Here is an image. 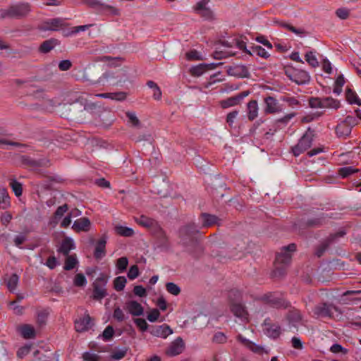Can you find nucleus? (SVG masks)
I'll list each match as a JSON object with an SVG mask.
<instances>
[{
	"mask_svg": "<svg viewBox=\"0 0 361 361\" xmlns=\"http://www.w3.org/2000/svg\"><path fill=\"white\" fill-rule=\"evenodd\" d=\"M296 250V245L291 243L283 247L276 254L274 262V274L280 276L285 274L287 267L290 265L293 253Z\"/></svg>",
	"mask_w": 361,
	"mask_h": 361,
	"instance_id": "nucleus-1",
	"label": "nucleus"
},
{
	"mask_svg": "<svg viewBox=\"0 0 361 361\" xmlns=\"http://www.w3.org/2000/svg\"><path fill=\"white\" fill-rule=\"evenodd\" d=\"M30 11L31 5L28 2L13 4L0 10V19H22L27 17Z\"/></svg>",
	"mask_w": 361,
	"mask_h": 361,
	"instance_id": "nucleus-2",
	"label": "nucleus"
},
{
	"mask_svg": "<svg viewBox=\"0 0 361 361\" xmlns=\"http://www.w3.org/2000/svg\"><path fill=\"white\" fill-rule=\"evenodd\" d=\"M228 299L231 312L243 321H247V312L240 302L242 294L238 290H231L228 293Z\"/></svg>",
	"mask_w": 361,
	"mask_h": 361,
	"instance_id": "nucleus-3",
	"label": "nucleus"
},
{
	"mask_svg": "<svg viewBox=\"0 0 361 361\" xmlns=\"http://www.w3.org/2000/svg\"><path fill=\"white\" fill-rule=\"evenodd\" d=\"M135 221L137 224L147 228H154L157 230V237L160 238L163 243L167 241V237L165 232L157 224V222L153 219L149 218L146 216H141L139 218H135Z\"/></svg>",
	"mask_w": 361,
	"mask_h": 361,
	"instance_id": "nucleus-4",
	"label": "nucleus"
},
{
	"mask_svg": "<svg viewBox=\"0 0 361 361\" xmlns=\"http://www.w3.org/2000/svg\"><path fill=\"white\" fill-rule=\"evenodd\" d=\"M284 72L290 80L298 85L305 84L310 81V75L305 71L296 69L292 66H286Z\"/></svg>",
	"mask_w": 361,
	"mask_h": 361,
	"instance_id": "nucleus-5",
	"label": "nucleus"
},
{
	"mask_svg": "<svg viewBox=\"0 0 361 361\" xmlns=\"http://www.w3.org/2000/svg\"><path fill=\"white\" fill-rule=\"evenodd\" d=\"M313 132L310 130L306 131L300 138L298 143L292 147V152L295 157H298L309 148H310L313 141Z\"/></svg>",
	"mask_w": 361,
	"mask_h": 361,
	"instance_id": "nucleus-6",
	"label": "nucleus"
},
{
	"mask_svg": "<svg viewBox=\"0 0 361 361\" xmlns=\"http://www.w3.org/2000/svg\"><path fill=\"white\" fill-rule=\"evenodd\" d=\"M337 311L338 308L335 305L327 303L317 305L313 310L317 317H332Z\"/></svg>",
	"mask_w": 361,
	"mask_h": 361,
	"instance_id": "nucleus-7",
	"label": "nucleus"
},
{
	"mask_svg": "<svg viewBox=\"0 0 361 361\" xmlns=\"http://www.w3.org/2000/svg\"><path fill=\"white\" fill-rule=\"evenodd\" d=\"M264 300L271 306L276 308H286L288 307V304L278 293H269L264 296Z\"/></svg>",
	"mask_w": 361,
	"mask_h": 361,
	"instance_id": "nucleus-8",
	"label": "nucleus"
},
{
	"mask_svg": "<svg viewBox=\"0 0 361 361\" xmlns=\"http://www.w3.org/2000/svg\"><path fill=\"white\" fill-rule=\"evenodd\" d=\"M264 112L272 114L279 113L282 111V107L277 99L273 97L269 96L264 99Z\"/></svg>",
	"mask_w": 361,
	"mask_h": 361,
	"instance_id": "nucleus-9",
	"label": "nucleus"
},
{
	"mask_svg": "<svg viewBox=\"0 0 361 361\" xmlns=\"http://www.w3.org/2000/svg\"><path fill=\"white\" fill-rule=\"evenodd\" d=\"M236 339L238 341H239L245 347H246L247 349H249L254 353H257L259 355H262L263 353H267V354L268 353V352L263 347L254 343L253 342L250 341V340L245 338L241 334H238L236 336Z\"/></svg>",
	"mask_w": 361,
	"mask_h": 361,
	"instance_id": "nucleus-10",
	"label": "nucleus"
},
{
	"mask_svg": "<svg viewBox=\"0 0 361 361\" xmlns=\"http://www.w3.org/2000/svg\"><path fill=\"white\" fill-rule=\"evenodd\" d=\"M106 280L98 278L93 283V298L95 300H101L106 295L105 288Z\"/></svg>",
	"mask_w": 361,
	"mask_h": 361,
	"instance_id": "nucleus-11",
	"label": "nucleus"
},
{
	"mask_svg": "<svg viewBox=\"0 0 361 361\" xmlns=\"http://www.w3.org/2000/svg\"><path fill=\"white\" fill-rule=\"evenodd\" d=\"M92 324L90 316L85 312L83 317L75 320V329L78 332H83L89 330Z\"/></svg>",
	"mask_w": 361,
	"mask_h": 361,
	"instance_id": "nucleus-12",
	"label": "nucleus"
},
{
	"mask_svg": "<svg viewBox=\"0 0 361 361\" xmlns=\"http://www.w3.org/2000/svg\"><path fill=\"white\" fill-rule=\"evenodd\" d=\"M264 334L273 338H278L281 334V327L275 324H271L270 319H266L264 322Z\"/></svg>",
	"mask_w": 361,
	"mask_h": 361,
	"instance_id": "nucleus-13",
	"label": "nucleus"
},
{
	"mask_svg": "<svg viewBox=\"0 0 361 361\" xmlns=\"http://www.w3.org/2000/svg\"><path fill=\"white\" fill-rule=\"evenodd\" d=\"M185 348L184 342L180 337L174 340L169 348H167L166 353L170 356H175L180 354Z\"/></svg>",
	"mask_w": 361,
	"mask_h": 361,
	"instance_id": "nucleus-14",
	"label": "nucleus"
},
{
	"mask_svg": "<svg viewBox=\"0 0 361 361\" xmlns=\"http://www.w3.org/2000/svg\"><path fill=\"white\" fill-rule=\"evenodd\" d=\"M64 25V21L61 18H53L44 22L39 29L42 30L56 31Z\"/></svg>",
	"mask_w": 361,
	"mask_h": 361,
	"instance_id": "nucleus-15",
	"label": "nucleus"
},
{
	"mask_svg": "<svg viewBox=\"0 0 361 361\" xmlns=\"http://www.w3.org/2000/svg\"><path fill=\"white\" fill-rule=\"evenodd\" d=\"M91 222L87 217H82L75 220L72 226V229L77 232H87L90 230Z\"/></svg>",
	"mask_w": 361,
	"mask_h": 361,
	"instance_id": "nucleus-16",
	"label": "nucleus"
},
{
	"mask_svg": "<svg viewBox=\"0 0 361 361\" xmlns=\"http://www.w3.org/2000/svg\"><path fill=\"white\" fill-rule=\"evenodd\" d=\"M150 333L154 336L166 338L169 335L173 334V331L169 326L162 324L152 327L150 330Z\"/></svg>",
	"mask_w": 361,
	"mask_h": 361,
	"instance_id": "nucleus-17",
	"label": "nucleus"
},
{
	"mask_svg": "<svg viewBox=\"0 0 361 361\" xmlns=\"http://www.w3.org/2000/svg\"><path fill=\"white\" fill-rule=\"evenodd\" d=\"M197 232V228L194 224H190L182 227L179 231V235L181 240L185 243V241L188 238L192 240L193 235Z\"/></svg>",
	"mask_w": 361,
	"mask_h": 361,
	"instance_id": "nucleus-18",
	"label": "nucleus"
},
{
	"mask_svg": "<svg viewBox=\"0 0 361 361\" xmlns=\"http://www.w3.org/2000/svg\"><path fill=\"white\" fill-rule=\"evenodd\" d=\"M125 308L133 316H141L144 313V308L142 305L135 300L126 302Z\"/></svg>",
	"mask_w": 361,
	"mask_h": 361,
	"instance_id": "nucleus-19",
	"label": "nucleus"
},
{
	"mask_svg": "<svg viewBox=\"0 0 361 361\" xmlns=\"http://www.w3.org/2000/svg\"><path fill=\"white\" fill-rule=\"evenodd\" d=\"M208 2L209 1H207V0H202L201 1L197 2L194 7L195 11L198 14H200L201 16L207 19H209L212 17V11L206 6Z\"/></svg>",
	"mask_w": 361,
	"mask_h": 361,
	"instance_id": "nucleus-20",
	"label": "nucleus"
},
{
	"mask_svg": "<svg viewBox=\"0 0 361 361\" xmlns=\"http://www.w3.org/2000/svg\"><path fill=\"white\" fill-rule=\"evenodd\" d=\"M302 319V317L300 312L296 309L290 310L286 315V319L289 323L290 328L291 326L296 328L297 325L301 322Z\"/></svg>",
	"mask_w": 361,
	"mask_h": 361,
	"instance_id": "nucleus-21",
	"label": "nucleus"
},
{
	"mask_svg": "<svg viewBox=\"0 0 361 361\" xmlns=\"http://www.w3.org/2000/svg\"><path fill=\"white\" fill-rule=\"evenodd\" d=\"M216 63H202L194 66L190 69V73L193 76H200L204 73L209 70H213L216 68Z\"/></svg>",
	"mask_w": 361,
	"mask_h": 361,
	"instance_id": "nucleus-22",
	"label": "nucleus"
},
{
	"mask_svg": "<svg viewBox=\"0 0 361 361\" xmlns=\"http://www.w3.org/2000/svg\"><path fill=\"white\" fill-rule=\"evenodd\" d=\"M18 331L25 339L33 338L35 336V328L30 324H22L18 327Z\"/></svg>",
	"mask_w": 361,
	"mask_h": 361,
	"instance_id": "nucleus-23",
	"label": "nucleus"
},
{
	"mask_svg": "<svg viewBox=\"0 0 361 361\" xmlns=\"http://www.w3.org/2000/svg\"><path fill=\"white\" fill-rule=\"evenodd\" d=\"M68 207L67 204H63L57 208L54 214L53 217L49 221V225L52 227H55L59 222V220L68 211Z\"/></svg>",
	"mask_w": 361,
	"mask_h": 361,
	"instance_id": "nucleus-24",
	"label": "nucleus"
},
{
	"mask_svg": "<svg viewBox=\"0 0 361 361\" xmlns=\"http://www.w3.org/2000/svg\"><path fill=\"white\" fill-rule=\"evenodd\" d=\"M106 244V240L105 238H102L99 240V241L97 242V243L96 245L95 250H94V257L96 259H101L105 255Z\"/></svg>",
	"mask_w": 361,
	"mask_h": 361,
	"instance_id": "nucleus-25",
	"label": "nucleus"
},
{
	"mask_svg": "<svg viewBox=\"0 0 361 361\" xmlns=\"http://www.w3.org/2000/svg\"><path fill=\"white\" fill-rule=\"evenodd\" d=\"M345 97L349 104L361 106V99L359 98L357 93L349 87L346 88Z\"/></svg>",
	"mask_w": 361,
	"mask_h": 361,
	"instance_id": "nucleus-26",
	"label": "nucleus"
},
{
	"mask_svg": "<svg viewBox=\"0 0 361 361\" xmlns=\"http://www.w3.org/2000/svg\"><path fill=\"white\" fill-rule=\"evenodd\" d=\"M258 116V104L256 100H251L247 104V116L249 120L253 121Z\"/></svg>",
	"mask_w": 361,
	"mask_h": 361,
	"instance_id": "nucleus-27",
	"label": "nucleus"
},
{
	"mask_svg": "<svg viewBox=\"0 0 361 361\" xmlns=\"http://www.w3.org/2000/svg\"><path fill=\"white\" fill-rule=\"evenodd\" d=\"M97 97L102 98H107L113 100L123 101L126 98V94L123 92H112V93H102L96 94Z\"/></svg>",
	"mask_w": 361,
	"mask_h": 361,
	"instance_id": "nucleus-28",
	"label": "nucleus"
},
{
	"mask_svg": "<svg viewBox=\"0 0 361 361\" xmlns=\"http://www.w3.org/2000/svg\"><path fill=\"white\" fill-rule=\"evenodd\" d=\"M202 226L209 227L218 224V218L214 215L208 214H202L200 216Z\"/></svg>",
	"mask_w": 361,
	"mask_h": 361,
	"instance_id": "nucleus-29",
	"label": "nucleus"
},
{
	"mask_svg": "<svg viewBox=\"0 0 361 361\" xmlns=\"http://www.w3.org/2000/svg\"><path fill=\"white\" fill-rule=\"evenodd\" d=\"M340 106L341 103L338 99L329 97L322 98V108L338 109Z\"/></svg>",
	"mask_w": 361,
	"mask_h": 361,
	"instance_id": "nucleus-30",
	"label": "nucleus"
},
{
	"mask_svg": "<svg viewBox=\"0 0 361 361\" xmlns=\"http://www.w3.org/2000/svg\"><path fill=\"white\" fill-rule=\"evenodd\" d=\"M75 245L73 240L69 238H66L63 240L61 247L59 248V251L62 252L65 255H68L69 252L74 249Z\"/></svg>",
	"mask_w": 361,
	"mask_h": 361,
	"instance_id": "nucleus-31",
	"label": "nucleus"
},
{
	"mask_svg": "<svg viewBox=\"0 0 361 361\" xmlns=\"http://www.w3.org/2000/svg\"><path fill=\"white\" fill-rule=\"evenodd\" d=\"M352 129L343 122H341L336 128V133L340 137H346L351 133Z\"/></svg>",
	"mask_w": 361,
	"mask_h": 361,
	"instance_id": "nucleus-32",
	"label": "nucleus"
},
{
	"mask_svg": "<svg viewBox=\"0 0 361 361\" xmlns=\"http://www.w3.org/2000/svg\"><path fill=\"white\" fill-rule=\"evenodd\" d=\"M10 205V197L6 188L0 189V208L6 209Z\"/></svg>",
	"mask_w": 361,
	"mask_h": 361,
	"instance_id": "nucleus-33",
	"label": "nucleus"
},
{
	"mask_svg": "<svg viewBox=\"0 0 361 361\" xmlns=\"http://www.w3.org/2000/svg\"><path fill=\"white\" fill-rule=\"evenodd\" d=\"M249 54L250 55L255 54V55L260 56L263 59H267L269 56V53L264 48H262V47L258 46V45L252 46L251 47L250 51H249Z\"/></svg>",
	"mask_w": 361,
	"mask_h": 361,
	"instance_id": "nucleus-34",
	"label": "nucleus"
},
{
	"mask_svg": "<svg viewBox=\"0 0 361 361\" xmlns=\"http://www.w3.org/2000/svg\"><path fill=\"white\" fill-rule=\"evenodd\" d=\"M238 104H240V102H239L238 99L236 97V95L234 97H231L226 99L221 100L220 102V106L223 109H227L229 107H232V106L238 105Z\"/></svg>",
	"mask_w": 361,
	"mask_h": 361,
	"instance_id": "nucleus-35",
	"label": "nucleus"
},
{
	"mask_svg": "<svg viewBox=\"0 0 361 361\" xmlns=\"http://www.w3.org/2000/svg\"><path fill=\"white\" fill-rule=\"evenodd\" d=\"M115 231L117 234L125 237H130L134 235V231L132 228L123 226H115Z\"/></svg>",
	"mask_w": 361,
	"mask_h": 361,
	"instance_id": "nucleus-36",
	"label": "nucleus"
},
{
	"mask_svg": "<svg viewBox=\"0 0 361 361\" xmlns=\"http://www.w3.org/2000/svg\"><path fill=\"white\" fill-rule=\"evenodd\" d=\"M55 39H48L42 42L39 49L42 53H48L55 47Z\"/></svg>",
	"mask_w": 361,
	"mask_h": 361,
	"instance_id": "nucleus-37",
	"label": "nucleus"
},
{
	"mask_svg": "<svg viewBox=\"0 0 361 361\" xmlns=\"http://www.w3.org/2000/svg\"><path fill=\"white\" fill-rule=\"evenodd\" d=\"M77 264L78 260L75 255H68L65 260L64 269L71 270L76 266Z\"/></svg>",
	"mask_w": 361,
	"mask_h": 361,
	"instance_id": "nucleus-38",
	"label": "nucleus"
},
{
	"mask_svg": "<svg viewBox=\"0 0 361 361\" xmlns=\"http://www.w3.org/2000/svg\"><path fill=\"white\" fill-rule=\"evenodd\" d=\"M127 283V280L124 276H118L114 281V288L117 291L123 290Z\"/></svg>",
	"mask_w": 361,
	"mask_h": 361,
	"instance_id": "nucleus-39",
	"label": "nucleus"
},
{
	"mask_svg": "<svg viewBox=\"0 0 361 361\" xmlns=\"http://www.w3.org/2000/svg\"><path fill=\"white\" fill-rule=\"evenodd\" d=\"M128 264V259L126 257H120L116 260V267L120 273L124 271Z\"/></svg>",
	"mask_w": 361,
	"mask_h": 361,
	"instance_id": "nucleus-40",
	"label": "nucleus"
},
{
	"mask_svg": "<svg viewBox=\"0 0 361 361\" xmlns=\"http://www.w3.org/2000/svg\"><path fill=\"white\" fill-rule=\"evenodd\" d=\"M10 186L17 197H20L23 193L22 184L16 180L10 182Z\"/></svg>",
	"mask_w": 361,
	"mask_h": 361,
	"instance_id": "nucleus-41",
	"label": "nucleus"
},
{
	"mask_svg": "<svg viewBox=\"0 0 361 361\" xmlns=\"http://www.w3.org/2000/svg\"><path fill=\"white\" fill-rule=\"evenodd\" d=\"M166 289L170 294L178 295L180 293V288L174 283L169 282L166 284Z\"/></svg>",
	"mask_w": 361,
	"mask_h": 361,
	"instance_id": "nucleus-42",
	"label": "nucleus"
},
{
	"mask_svg": "<svg viewBox=\"0 0 361 361\" xmlns=\"http://www.w3.org/2000/svg\"><path fill=\"white\" fill-rule=\"evenodd\" d=\"M19 278L17 274H12L8 281H7V287L11 291H13L18 283Z\"/></svg>",
	"mask_w": 361,
	"mask_h": 361,
	"instance_id": "nucleus-43",
	"label": "nucleus"
},
{
	"mask_svg": "<svg viewBox=\"0 0 361 361\" xmlns=\"http://www.w3.org/2000/svg\"><path fill=\"white\" fill-rule=\"evenodd\" d=\"M357 171H358V169H354L352 166H345V167L341 168L338 171V173L343 178H345V177H348V176H350L354 173H356Z\"/></svg>",
	"mask_w": 361,
	"mask_h": 361,
	"instance_id": "nucleus-44",
	"label": "nucleus"
},
{
	"mask_svg": "<svg viewBox=\"0 0 361 361\" xmlns=\"http://www.w3.org/2000/svg\"><path fill=\"white\" fill-rule=\"evenodd\" d=\"M84 361H101V357L92 352H85L82 354Z\"/></svg>",
	"mask_w": 361,
	"mask_h": 361,
	"instance_id": "nucleus-45",
	"label": "nucleus"
},
{
	"mask_svg": "<svg viewBox=\"0 0 361 361\" xmlns=\"http://www.w3.org/2000/svg\"><path fill=\"white\" fill-rule=\"evenodd\" d=\"M73 283L75 286L82 287L85 286L87 283V280L85 276L82 274H77L75 276Z\"/></svg>",
	"mask_w": 361,
	"mask_h": 361,
	"instance_id": "nucleus-46",
	"label": "nucleus"
},
{
	"mask_svg": "<svg viewBox=\"0 0 361 361\" xmlns=\"http://www.w3.org/2000/svg\"><path fill=\"white\" fill-rule=\"evenodd\" d=\"M232 44H233L236 47H238L239 49L243 51L245 53H247L249 54V51L246 48V43L245 42L240 38H237L233 40Z\"/></svg>",
	"mask_w": 361,
	"mask_h": 361,
	"instance_id": "nucleus-47",
	"label": "nucleus"
},
{
	"mask_svg": "<svg viewBox=\"0 0 361 361\" xmlns=\"http://www.w3.org/2000/svg\"><path fill=\"white\" fill-rule=\"evenodd\" d=\"M305 60L312 67H317L319 65L316 56L312 51L307 52L305 54Z\"/></svg>",
	"mask_w": 361,
	"mask_h": 361,
	"instance_id": "nucleus-48",
	"label": "nucleus"
},
{
	"mask_svg": "<svg viewBox=\"0 0 361 361\" xmlns=\"http://www.w3.org/2000/svg\"><path fill=\"white\" fill-rule=\"evenodd\" d=\"M238 115V111H233L227 114L226 123H228L230 128L233 127L235 120L236 119Z\"/></svg>",
	"mask_w": 361,
	"mask_h": 361,
	"instance_id": "nucleus-49",
	"label": "nucleus"
},
{
	"mask_svg": "<svg viewBox=\"0 0 361 361\" xmlns=\"http://www.w3.org/2000/svg\"><path fill=\"white\" fill-rule=\"evenodd\" d=\"M309 105L311 108H322V98L311 97L309 99Z\"/></svg>",
	"mask_w": 361,
	"mask_h": 361,
	"instance_id": "nucleus-50",
	"label": "nucleus"
},
{
	"mask_svg": "<svg viewBox=\"0 0 361 361\" xmlns=\"http://www.w3.org/2000/svg\"><path fill=\"white\" fill-rule=\"evenodd\" d=\"M281 100L286 102L290 107H295L300 104L299 101L293 97H283Z\"/></svg>",
	"mask_w": 361,
	"mask_h": 361,
	"instance_id": "nucleus-51",
	"label": "nucleus"
},
{
	"mask_svg": "<svg viewBox=\"0 0 361 361\" xmlns=\"http://www.w3.org/2000/svg\"><path fill=\"white\" fill-rule=\"evenodd\" d=\"M336 16L343 20L347 19L350 15V11L345 8H340L336 11Z\"/></svg>",
	"mask_w": 361,
	"mask_h": 361,
	"instance_id": "nucleus-52",
	"label": "nucleus"
},
{
	"mask_svg": "<svg viewBox=\"0 0 361 361\" xmlns=\"http://www.w3.org/2000/svg\"><path fill=\"white\" fill-rule=\"evenodd\" d=\"M139 276V269L137 265H133L130 267L128 272V277L130 280H133L136 279Z\"/></svg>",
	"mask_w": 361,
	"mask_h": 361,
	"instance_id": "nucleus-53",
	"label": "nucleus"
},
{
	"mask_svg": "<svg viewBox=\"0 0 361 361\" xmlns=\"http://www.w3.org/2000/svg\"><path fill=\"white\" fill-rule=\"evenodd\" d=\"M114 333V331L111 326H106L102 334V337H103L104 340V341L110 340L113 337Z\"/></svg>",
	"mask_w": 361,
	"mask_h": 361,
	"instance_id": "nucleus-54",
	"label": "nucleus"
},
{
	"mask_svg": "<svg viewBox=\"0 0 361 361\" xmlns=\"http://www.w3.org/2000/svg\"><path fill=\"white\" fill-rule=\"evenodd\" d=\"M104 9L107 10L109 13L112 16H120L121 11L116 7L108 5V4H102Z\"/></svg>",
	"mask_w": 361,
	"mask_h": 361,
	"instance_id": "nucleus-55",
	"label": "nucleus"
},
{
	"mask_svg": "<svg viewBox=\"0 0 361 361\" xmlns=\"http://www.w3.org/2000/svg\"><path fill=\"white\" fill-rule=\"evenodd\" d=\"M113 317L118 322H122L126 319L125 314L123 313V310L119 307L115 308Z\"/></svg>",
	"mask_w": 361,
	"mask_h": 361,
	"instance_id": "nucleus-56",
	"label": "nucleus"
},
{
	"mask_svg": "<svg viewBox=\"0 0 361 361\" xmlns=\"http://www.w3.org/2000/svg\"><path fill=\"white\" fill-rule=\"evenodd\" d=\"M126 116L128 118L129 122L133 126H137L140 123L139 119L136 116L135 114L133 112H127Z\"/></svg>",
	"mask_w": 361,
	"mask_h": 361,
	"instance_id": "nucleus-57",
	"label": "nucleus"
},
{
	"mask_svg": "<svg viewBox=\"0 0 361 361\" xmlns=\"http://www.w3.org/2000/svg\"><path fill=\"white\" fill-rule=\"evenodd\" d=\"M186 59L189 61L201 60L202 58L199 56V53L196 50H191L186 53Z\"/></svg>",
	"mask_w": 361,
	"mask_h": 361,
	"instance_id": "nucleus-58",
	"label": "nucleus"
},
{
	"mask_svg": "<svg viewBox=\"0 0 361 361\" xmlns=\"http://www.w3.org/2000/svg\"><path fill=\"white\" fill-rule=\"evenodd\" d=\"M137 326L142 331H146L148 327V324L144 319L138 318L134 320Z\"/></svg>",
	"mask_w": 361,
	"mask_h": 361,
	"instance_id": "nucleus-59",
	"label": "nucleus"
},
{
	"mask_svg": "<svg viewBox=\"0 0 361 361\" xmlns=\"http://www.w3.org/2000/svg\"><path fill=\"white\" fill-rule=\"evenodd\" d=\"M159 316H160V313H159V310L157 309H154L151 312H149V314L147 315V319L151 322H154L158 319Z\"/></svg>",
	"mask_w": 361,
	"mask_h": 361,
	"instance_id": "nucleus-60",
	"label": "nucleus"
},
{
	"mask_svg": "<svg viewBox=\"0 0 361 361\" xmlns=\"http://www.w3.org/2000/svg\"><path fill=\"white\" fill-rule=\"evenodd\" d=\"M343 122L351 129L353 126L357 124V118L352 116H348Z\"/></svg>",
	"mask_w": 361,
	"mask_h": 361,
	"instance_id": "nucleus-61",
	"label": "nucleus"
},
{
	"mask_svg": "<svg viewBox=\"0 0 361 361\" xmlns=\"http://www.w3.org/2000/svg\"><path fill=\"white\" fill-rule=\"evenodd\" d=\"M135 295L140 297H145L147 295V291L142 286H135L133 289Z\"/></svg>",
	"mask_w": 361,
	"mask_h": 361,
	"instance_id": "nucleus-62",
	"label": "nucleus"
},
{
	"mask_svg": "<svg viewBox=\"0 0 361 361\" xmlns=\"http://www.w3.org/2000/svg\"><path fill=\"white\" fill-rule=\"evenodd\" d=\"M330 350L333 353H343V354H346L348 353V350L339 344H334L331 347Z\"/></svg>",
	"mask_w": 361,
	"mask_h": 361,
	"instance_id": "nucleus-63",
	"label": "nucleus"
},
{
	"mask_svg": "<svg viewBox=\"0 0 361 361\" xmlns=\"http://www.w3.org/2000/svg\"><path fill=\"white\" fill-rule=\"evenodd\" d=\"M30 350V346L25 345L18 349V350L17 352V355H18V357L23 358L26 355H27L29 353Z\"/></svg>",
	"mask_w": 361,
	"mask_h": 361,
	"instance_id": "nucleus-64",
	"label": "nucleus"
}]
</instances>
